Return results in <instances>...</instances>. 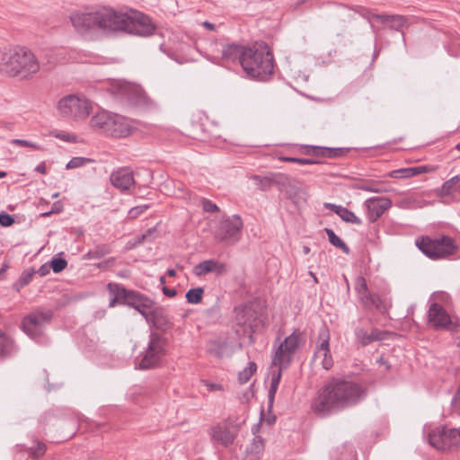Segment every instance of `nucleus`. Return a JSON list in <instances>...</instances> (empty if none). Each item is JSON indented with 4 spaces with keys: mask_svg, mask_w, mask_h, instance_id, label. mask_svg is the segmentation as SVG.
Listing matches in <instances>:
<instances>
[{
    "mask_svg": "<svg viewBox=\"0 0 460 460\" xmlns=\"http://www.w3.org/2000/svg\"><path fill=\"white\" fill-rule=\"evenodd\" d=\"M50 265H48V264H43L40 267V269L38 270V273L41 276V277H44L46 275H48L50 271Z\"/></svg>",
    "mask_w": 460,
    "mask_h": 460,
    "instance_id": "61",
    "label": "nucleus"
},
{
    "mask_svg": "<svg viewBox=\"0 0 460 460\" xmlns=\"http://www.w3.org/2000/svg\"><path fill=\"white\" fill-rule=\"evenodd\" d=\"M148 323H151L155 328L163 330L170 325V321L165 310L161 306H155L149 311L146 318Z\"/></svg>",
    "mask_w": 460,
    "mask_h": 460,
    "instance_id": "25",
    "label": "nucleus"
},
{
    "mask_svg": "<svg viewBox=\"0 0 460 460\" xmlns=\"http://www.w3.org/2000/svg\"><path fill=\"white\" fill-rule=\"evenodd\" d=\"M243 422L244 420L238 423H234L231 419H228L212 426L209 432L212 442L225 447H229L234 443L239 432L241 423Z\"/></svg>",
    "mask_w": 460,
    "mask_h": 460,
    "instance_id": "12",
    "label": "nucleus"
},
{
    "mask_svg": "<svg viewBox=\"0 0 460 460\" xmlns=\"http://www.w3.org/2000/svg\"><path fill=\"white\" fill-rule=\"evenodd\" d=\"M300 152L303 155L314 157L339 158L347 155L349 148L302 145L300 146Z\"/></svg>",
    "mask_w": 460,
    "mask_h": 460,
    "instance_id": "15",
    "label": "nucleus"
},
{
    "mask_svg": "<svg viewBox=\"0 0 460 460\" xmlns=\"http://www.w3.org/2000/svg\"><path fill=\"white\" fill-rule=\"evenodd\" d=\"M67 266V261L64 258H53L50 261V267L55 273H59Z\"/></svg>",
    "mask_w": 460,
    "mask_h": 460,
    "instance_id": "47",
    "label": "nucleus"
},
{
    "mask_svg": "<svg viewBox=\"0 0 460 460\" xmlns=\"http://www.w3.org/2000/svg\"><path fill=\"white\" fill-rule=\"evenodd\" d=\"M52 136L56 138L64 140L66 142L75 143L77 140V137L75 134L67 133L65 131H54Z\"/></svg>",
    "mask_w": 460,
    "mask_h": 460,
    "instance_id": "48",
    "label": "nucleus"
},
{
    "mask_svg": "<svg viewBox=\"0 0 460 460\" xmlns=\"http://www.w3.org/2000/svg\"><path fill=\"white\" fill-rule=\"evenodd\" d=\"M111 93L122 102L138 105L145 102V95L140 89L126 82H116L110 88Z\"/></svg>",
    "mask_w": 460,
    "mask_h": 460,
    "instance_id": "13",
    "label": "nucleus"
},
{
    "mask_svg": "<svg viewBox=\"0 0 460 460\" xmlns=\"http://www.w3.org/2000/svg\"><path fill=\"white\" fill-rule=\"evenodd\" d=\"M14 223V218L12 215L5 212L0 213V225L2 226H10Z\"/></svg>",
    "mask_w": 460,
    "mask_h": 460,
    "instance_id": "52",
    "label": "nucleus"
},
{
    "mask_svg": "<svg viewBox=\"0 0 460 460\" xmlns=\"http://www.w3.org/2000/svg\"><path fill=\"white\" fill-rule=\"evenodd\" d=\"M257 370V365L250 361L248 366L238 373V380L241 384L247 383Z\"/></svg>",
    "mask_w": 460,
    "mask_h": 460,
    "instance_id": "40",
    "label": "nucleus"
},
{
    "mask_svg": "<svg viewBox=\"0 0 460 460\" xmlns=\"http://www.w3.org/2000/svg\"><path fill=\"white\" fill-rule=\"evenodd\" d=\"M427 323L435 331L448 330L452 325V320L442 305L433 302L429 306Z\"/></svg>",
    "mask_w": 460,
    "mask_h": 460,
    "instance_id": "14",
    "label": "nucleus"
},
{
    "mask_svg": "<svg viewBox=\"0 0 460 460\" xmlns=\"http://www.w3.org/2000/svg\"><path fill=\"white\" fill-rule=\"evenodd\" d=\"M389 175L393 178H396V179H407V178H411V175H410V168H402V169H398V170H394L392 171Z\"/></svg>",
    "mask_w": 460,
    "mask_h": 460,
    "instance_id": "51",
    "label": "nucleus"
},
{
    "mask_svg": "<svg viewBox=\"0 0 460 460\" xmlns=\"http://www.w3.org/2000/svg\"><path fill=\"white\" fill-rule=\"evenodd\" d=\"M323 162L317 159L312 158H297V164H322Z\"/></svg>",
    "mask_w": 460,
    "mask_h": 460,
    "instance_id": "57",
    "label": "nucleus"
},
{
    "mask_svg": "<svg viewBox=\"0 0 460 460\" xmlns=\"http://www.w3.org/2000/svg\"><path fill=\"white\" fill-rule=\"evenodd\" d=\"M365 394L356 383L337 378L331 379L319 392L320 402H354Z\"/></svg>",
    "mask_w": 460,
    "mask_h": 460,
    "instance_id": "4",
    "label": "nucleus"
},
{
    "mask_svg": "<svg viewBox=\"0 0 460 460\" xmlns=\"http://www.w3.org/2000/svg\"><path fill=\"white\" fill-rule=\"evenodd\" d=\"M14 146L31 147L35 150H43V147L36 143L25 139L15 138L11 141Z\"/></svg>",
    "mask_w": 460,
    "mask_h": 460,
    "instance_id": "49",
    "label": "nucleus"
},
{
    "mask_svg": "<svg viewBox=\"0 0 460 460\" xmlns=\"http://www.w3.org/2000/svg\"><path fill=\"white\" fill-rule=\"evenodd\" d=\"M58 110L64 117L84 119L90 115L92 105L84 96L68 94L58 101Z\"/></svg>",
    "mask_w": 460,
    "mask_h": 460,
    "instance_id": "9",
    "label": "nucleus"
},
{
    "mask_svg": "<svg viewBox=\"0 0 460 460\" xmlns=\"http://www.w3.org/2000/svg\"><path fill=\"white\" fill-rule=\"evenodd\" d=\"M371 17L383 24H387L390 29L394 31H401L407 22V18L400 14L373 13Z\"/></svg>",
    "mask_w": 460,
    "mask_h": 460,
    "instance_id": "26",
    "label": "nucleus"
},
{
    "mask_svg": "<svg viewBox=\"0 0 460 460\" xmlns=\"http://www.w3.org/2000/svg\"><path fill=\"white\" fill-rule=\"evenodd\" d=\"M111 184L124 191L129 190L134 184L133 172L128 168H120L111 174Z\"/></svg>",
    "mask_w": 460,
    "mask_h": 460,
    "instance_id": "22",
    "label": "nucleus"
},
{
    "mask_svg": "<svg viewBox=\"0 0 460 460\" xmlns=\"http://www.w3.org/2000/svg\"><path fill=\"white\" fill-rule=\"evenodd\" d=\"M324 207L337 214L343 221L355 225H361L362 221L347 208L332 203H325Z\"/></svg>",
    "mask_w": 460,
    "mask_h": 460,
    "instance_id": "30",
    "label": "nucleus"
},
{
    "mask_svg": "<svg viewBox=\"0 0 460 460\" xmlns=\"http://www.w3.org/2000/svg\"><path fill=\"white\" fill-rule=\"evenodd\" d=\"M428 440L429 445L438 451H456L460 449V430L438 426L429 431Z\"/></svg>",
    "mask_w": 460,
    "mask_h": 460,
    "instance_id": "7",
    "label": "nucleus"
},
{
    "mask_svg": "<svg viewBox=\"0 0 460 460\" xmlns=\"http://www.w3.org/2000/svg\"><path fill=\"white\" fill-rule=\"evenodd\" d=\"M201 205L205 212L215 213L219 211L218 206L210 199L205 198L202 199Z\"/></svg>",
    "mask_w": 460,
    "mask_h": 460,
    "instance_id": "50",
    "label": "nucleus"
},
{
    "mask_svg": "<svg viewBox=\"0 0 460 460\" xmlns=\"http://www.w3.org/2000/svg\"><path fill=\"white\" fill-rule=\"evenodd\" d=\"M329 242L337 248H340L346 254L349 253V246L334 233L332 229L325 228Z\"/></svg>",
    "mask_w": 460,
    "mask_h": 460,
    "instance_id": "37",
    "label": "nucleus"
},
{
    "mask_svg": "<svg viewBox=\"0 0 460 460\" xmlns=\"http://www.w3.org/2000/svg\"><path fill=\"white\" fill-rule=\"evenodd\" d=\"M40 70L35 55L27 48L14 46L0 49V73L10 77L29 78Z\"/></svg>",
    "mask_w": 460,
    "mask_h": 460,
    "instance_id": "2",
    "label": "nucleus"
},
{
    "mask_svg": "<svg viewBox=\"0 0 460 460\" xmlns=\"http://www.w3.org/2000/svg\"><path fill=\"white\" fill-rule=\"evenodd\" d=\"M53 316V310L39 308L25 315L20 327L31 339L39 340L43 335L45 325L51 322Z\"/></svg>",
    "mask_w": 460,
    "mask_h": 460,
    "instance_id": "8",
    "label": "nucleus"
},
{
    "mask_svg": "<svg viewBox=\"0 0 460 460\" xmlns=\"http://www.w3.org/2000/svg\"><path fill=\"white\" fill-rule=\"evenodd\" d=\"M250 179L254 181L257 188L261 191H267L270 190L274 185H284L288 180L284 174L280 173H270V175L266 176L253 174L250 176Z\"/></svg>",
    "mask_w": 460,
    "mask_h": 460,
    "instance_id": "21",
    "label": "nucleus"
},
{
    "mask_svg": "<svg viewBox=\"0 0 460 460\" xmlns=\"http://www.w3.org/2000/svg\"><path fill=\"white\" fill-rule=\"evenodd\" d=\"M355 290L360 297L361 301H365L367 296L370 293L367 280L363 276H358L355 279Z\"/></svg>",
    "mask_w": 460,
    "mask_h": 460,
    "instance_id": "39",
    "label": "nucleus"
},
{
    "mask_svg": "<svg viewBox=\"0 0 460 460\" xmlns=\"http://www.w3.org/2000/svg\"><path fill=\"white\" fill-rule=\"evenodd\" d=\"M302 332L295 330L289 336L281 341L272 358V364L279 368L288 367L292 358L299 348Z\"/></svg>",
    "mask_w": 460,
    "mask_h": 460,
    "instance_id": "10",
    "label": "nucleus"
},
{
    "mask_svg": "<svg viewBox=\"0 0 460 460\" xmlns=\"http://www.w3.org/2000/svg\"><path fill=\"white\" fill-rule=\"evenodd\" d=\"M149 208V205H142L132 208L129 210V215L131 217L136 218L141 214H143L146 209Z\"/></svg>",
    "mask_w": 460,
    "mask_h": 460,
    "instance_id": "53",
    "label": "nucleus"
},
{
    "mask_svg": "<svg viewBox=\"0 0 460 460\" xmlns=\"http://www.w3.org/2000/svg\"><path fill=\"white\" fill-rule=\"evenodd\" d=\"M438 196L451 201L460 200V174L446 181L437 190Z\"/></svg>",
    "mask_w": 460,
    "mask_h": 460,
    "instance_id": "20",
    "label": "nucleus"
},
{
    "mask_svg": "<svg viewBox=\"0 0 460 460\" xmlns=\"http://www.w3.org/2000/svg\"><path fill=\"white\" fill-rule=\"evenodd\" d=\"M263 450V439L261 437L255 436L252 442L245 449L243 460H259Z\"/></svg>",
    "mask_w": 460,
    "mask_h": 460,
    "instance_id": "31",
    "label": "nucleus"
},
{
    "mask_svg": "<svg viewBox=\"0 0 460 460\" xmlns=\"http://www.w3.org/2000/svg\"><path fill=\"white\" fill-rule=\"evenodd\" d=\"M354 332L362 346H367L371 343L369 333L365 329L358 327L355 329Z\"/></svg>",
    "mask_w": 460,
    "mask_h": 460,
    "instance_id": "46",
    "label": "nucleus"
},
{
    "mask_svg": "<svg viewBox=\"0 0 460 460\" xmlns=\"http://www.w3.org/2000/svg\"><path fill=\"white\" fill-rule=\"evenodd\" d=\"M369 337L371 339V342L375 341H382L385 339V333L378 329L375 328L369 333Z\"/></svg>",
    "mask_w": 460,
    "mask_h": 460,
    "instance_id": "56",
    "label": "nucleus"
},
{
    "mask_svg": "<svg viewBox=\"0 0 460 460\" xmlns=\"http://www.w3.org/2000/svg\"><path fill=\"white\" fill-rule=\"evenodd\" d=\"M192 271L197 277H201L212 272L217 276H222L227 273L228 268L226 263L210 259L205 260L195 265Z\"/></svg>",
    "mask_w": 460,
    "mask_h": 460,
    "instance_id": "19",
    "label": "nucleus"
},
{
    "mask_svg": "<svg viewBox=\"0 0 460 460\" xmlns=\"http://www.w3.org/2000/svg\"><path fill=\"white\" fill-rule=\"evenodd\" d=\"M154 305L155 301L153 299L136 290L128 306L134 308L146 319Z\"/></svg>",
    "mask_w": 460,
    "mask_h": 460,
    "instance_id": "23",
    "label": "nucleus"
},
{
    "mask_svg": "<svg viewBox=\"0 0 460 460\" xmlns=\"http://www.w3.org/2000/svg\"><path fill=\"white\" fill-rule=\"evenodd\" d=\"M281 369L282 368L279 367L278 371L274 372L272 374L271 381H270V390L268 393L269 402H274L275 394H276V392H277V389H278V386L279 385L280 378H281Z\"/></svg>",
    "mask_w": 460,
    "mask_h": 460,
    "instance_id": "38",
    "label": "nucleus"
},
{
    "mask_svg": "<svg viewBox=\"0 0 460 460\" xmlns=\"http://www.w3.org/2000/svg\"><path fill=\"white\" fill-rule=\"evenodd\" d=\"M163 293L164 296L168 297H174L177 295V290L175 288H169L167 287H164Z\"/></svg>",
    "mask_w": 460,
    "mask_h": 460,
    "instance_id": "62",
    "label": "nucleus"
},
{
    "mask_svg": "<svg viewBox=\"0 0 460 460\" xmlns=\"http://www.w3.org/2000/svg\"><path fill=\"white\" fill-rule=\"evenodd\" d=\"M376 363H377L380 367L384 366V367H385V371H386V372H387V371H389V370H390V368H391V365L389 364V362H388V361H386V360L385 359V358H384L383 356H380V357L376 359Z\"/></svg>",
    "mask_w": 460,
    "mask_h": 460,
    "instance_id": "60",
    "label": "nucleus"
},
{
    "mask_svg": "<svg viewBox=\"0 0 460 460\" xmlns=\"http://www.w3.org/2000/svg\"><path fill=\"white\" fill-rule=\"evenodd\" d=\"M34 444L31 448V455L33 458H39L46 453L47 446L37 438L34 439Z\"/></svg>",
    "mask_w": 460,
    "mask_h": 460,
    "instance_id": "45",
    "label": "nucleus"
},
{
    "mask_svg": "<svg viewBox=\"0 0 460 460\" xmlns=\"http://www.w3.org/2000/svg\"><path fill=\"white\" fill-rule=\"evenodd\" d=\"M146 239L147 238H146V236L144 234H141L136 236L135 242L133 243V246H137V245L142 244Z\"/></svg>",
    "mask_w": 460,
    "mask_h": 460,
    "instance_id": "64",
    "label": "nucleus"
},
{
    "mask_svg": "<svg viewBox=\"0 0 460 460\" xmlns=\"http://www.w3.org/2000/svg\"><path fill=\"white\" fill-rule=\"evenodd\" d=\"M330 332L326 325H323L318 333V343L316 345V349L314 351V355L316 356L318 353H323V358L322 360V367L325 370H329L333 366V359L331 354L330 348Z\"/></svg>",
    "mask_w": 460,
    "mask_h": 460,
    "instance_id": "16",
    "label": "nucleus"
},
{
    "mask_svg": "<svg viewBox=\"0 0 460 460\" xmlns=\"http://www.w3.org/2000/svg\"><path fill=\"white\" fill-rule=\"evenodd\" d=\"M70 21L79 33L100 29L104 31H125L148 37L156 30V25L151 18L143 13L134 12L128 14L107 7L91 13H73L70 15Z\"/></svg>",
    "mask_w": 460,
    "mask_h": 460,
    "instance_id": "1",
    "label": "nucleus"
},
{
    "mask_svg": "<svg viewBox=\"0 0 460 460\" xmlns=\"http://www.w3.org/2000/svg\"><path fill=\"white\" fill-rule=\"evenodd\" d=\"M111 252V249L109 244L103 243L99 244L89 250L85 254V258L87 259H101L105 255L109 254Z\"/></svg>",
    "mask_w": 460,
    "mask_h": 460,
    "instance_id": "36",
    "label": "nucleus"
},
{
    "mask_svg": "<svg viewBox=\"0 0 460 460\" xmlns=\"http://www.w3.org/2000/svg\"><path fill=\"white\" fill-rule=\"evenodd\" d=\"M392 201L388 198L374 197L365 201L367 217L372 223L376 222L389 208Z\"/></svg>",
    "mask_w": 460,
    "mask_h": 460,
    "instance_id": "18",
    "label": "nucleus"
},
{
    "mask_svg": "<svg viewBox=\"0 0 460 460\" xmlns=\"http://www.w3.org/2000/svg\"><path fill=\"white\" fill-rule=\"evenodd\" d=\"M90 126L96 132L115 138L127 137L132 132L126 118L107 111L95 113L90 119Z\"/></svg>",
    "mask_w": 460,
    "mask_h": 460,
    "instance_id": "5",
    "label": "nucleus"
},
{
    "mask_svg": "<svg viewBox=\"0 0 460 460\" xmlns=\"http://www.w3.org/2000/svg\"><path fill=\"white\" fill-rule=\"evenodd\" d=\"M228 345L227 339L210 340L207 344V350L209 354L222 358Z\"/></svg>",
    "mask_w": 460,
    "mask_h": 460,
    "instance_id": "33",
    "label": "nucleus"
},
{
    "mask_svg": "<svg viewBox=\"0 0 460 460\" xmlns=\"http://www.w3.org/2000/svg\"><path fill=\"white\" fill-rule=\"evenodd\" d=\"M243 223L239 215H234L222 219L215 232V238L218 242L235 243L238 242Z\"/></svg>",
    "mask_w": 460,
    "mask_h": 460,
    "instance_id": "11",
    "label": "nucleus"
},
{
    "mask_svg": "<svg viewBox=\"0 0 460 460\" xmlns=\"http://www.w3.org/2000/svg\"><path fill=\"white\" fill-rule=\"evenodd\" d=\"M241 66L250 77L267 80L274 72V57L270 46L261 41L248 47Z\"/></svg>",
    "mask_w": 460,
    "mask_h": 460,
    "instance_id": "3",
    "label": "nucleus"
},
{
    "mask_svg": "<svg viewBox=\"0 0 460 460\" xmlns=\"http://www.w3.org/2000/svg\"><path fill=\"white\" fill-rule=\"evenodd\" d=\"M409 168H410L411 177L419 175V174L426 172V169L424 166H415V167H409Z\"/></svg>",
    "mask_w": 460,
    "mask_h": 460,
    "instance_id": "58",
    "label": "nucleus"
},
{
    "mask_svg": "<svg viewBox=\"0 0 460 460\" xmlns=\"http://www.w3.org/2000/svg\"><path fill=\"white\" fill-rule=\"evenodd\" d=\"M416 246L429 259H447L458 250L456 241L447 235L438 237L422 236L416 240Z\"/></svg>",
    "mask_w": 460,
    "mask_h": 460,
    "instance_id": "6",
    "label": "nucleus"
},
{
    "mask_svg": "<svg viewBox=\"0 0 460 460\" xmlns=\"http://www.w3.org/2000/svg\"><path fill=\"white\" fill-rule=\"evenodd\" d=\"M204 294V288L201 287L190 288L186 293V300L190 304H199L202 300V296Z\"/></svg>",
    "mask_w": 460,
    "mask_h": 460,
    "instance_id": "42",
    "label": "nucleus"
},
{
    "mask_svg": "<svg viewBox=\"0 0 460 460\" xmlns=\"http://www.w3.org/2000/svg\"><path fill=\"white\" fill-rule=\"evenodd\" d=\"M35 171L40 172V174H43V175L47 174V167H46L45 162L40 163L36 166Z\"/></svg>",
    "mask_w": 460,
    "mask_h": 460,
    "instance_id": "63",
    "label": "nucleus"
},
{
    "mask_svg": "<svg viewBox=\"0 0 460 460\" xmlns=\"http://www.w3.org/2000/svg\"><path fill=\"white\" fill-rule=\"evenodd\" d=\"M360 190L370 192H381L382 189L378 188L375 183H362L359 187Z\"/></svg>",
    "mask_w": 460,
    "mask_h": 460,
    "instance_id": "55",
    "label": "nucleus"
},
{
    "mask_svg": "<svg viewBox=\"0 0 460 460\" xmlns=\"http://www.w3.org/2000/svg\"><path fill=\"white\" fill-rule=\"evenodd\" d=\"M273 404H267V410L261 408L260 412L261 421L266 422L268 425H271L276 421V416L271 414V409Z\"/></svg>",
    "mask_w": 460,
    "mask_h": 460,
    "instance_id": "44",
    "label": "nucleus"
},
{
    "mask_svg": "<svg viewBox=\"0 0 460 460\" xmlns=\"http://www.w3.org/2000/svg\"><path fill=\"white\" fill-rule=\"evenodd\" d=\"M201 384L206 387L207 391L208 392L221 391L223 389L221 385L210 383L208 380H202Z\"/></svg>",
    "mask_w": 460,
    "mask_h": 460,
    "instance_id": "54",
    "label": "nucleus"
},
{
    "mask_svg": "<svg viewBox=\"0 0 460 460\" xmlns=\"http://www.w3.org/2000/svg\"><path fill=\"white\" fill-rule=\"evenodd\" d=\"M107 289L111 296L119 297L120 305H128L130 299L134 296L136 290L127 289L121 284L111 282L107 285Z\"/></svg>",
    "mask_w": 460,
    "mask_h": 460,
    "instance_id": "28",
    "label": "nucleus"
},
{
    "mask_svg": "<svg viewBox=\"0 0 460 460\" xmlns=\"http://www.w3.org/2000/svg\"><path fill=\"white\" fill-rule=\"evenodd\" d=\"M93 160L91 159V158L76 156V157H73L66 164V168L67 170H69V169H75V168L83 167V166L86 165L87 164H90V163H93Z\"/></svg>",
    "mask_w": 460,
    "mask_h": 460,
    "instance_id": "43",
    "label": "nucleus"
},
{
    "mask_svg": "<svg viewBox=\"0 0 460 460\" xmlns=\"http://www.w3.org/2000/svg\"><path fill=\"white\" fill-rule=\"evenodd\" d=\"M344 404H313L314 412L319 417H326L343 408Z\"/></svg>",
    "mask_w": 460,
    "mask_h": 460,
    "instance_id": "35",
    "label": "nucleus"
},
{
    "mask_svg": "<svg viewBox=\"0 0 460 460\" xmlns=\"http://www.w3.org/2000/svg\"><path fill=\"white\" fill-rule=\"evenodd\" d=\"M361 302L365 304L366 306H374L376 310H378L381 313H385L387 310L386 305L377 293L370 292L365 298V301Z\"/></svg>",
    "mask_w": 460,
    "mask_h": 460,
    "instance_id": "34",
    "label": "nucleus"
},
{
    "mask_svg": "<svg viewBox=\"0 0 460 460\" xmlns=\"http://www.w3.org/2000/svg\"><path fill=\"white\" fill-rule=\"evenodd\" d=\"M34 273H35V271L32 269L24 270L21 274L18 280L13 284V288L16 291H20L21 288L26 287L31 281Z\"/></svg>",
    "mask_w": 460,
    "mask_h": 460,
    "instance_id": "41",
    "label": "nucleus"
},
{
    "mask_svg": "<svg viewBox=\"0 0 460 460\" xmlns=\"http://www.w3.org/2000/svg\"><path fill=\"white\" fill-rule=\"evenodd\" d=\"M61 211V208L58 207L57 204H54L51 210L41 213L42 217H50L53 214H58Z\"/></svg>",
    "mask_w": 460,
    "mask_h": 460,
    "instance_id": "59",
    "label": "nucleus"
},
{
    "mask_svg": "<svg viewBox=\"0 0 460 460\" xmlns=\"http://www.w3.org/2000/svg\"><path fill=\"white\" fill-rule=\"evenodd\" d=\"M17 352V346L12 337L0 330V361L13 357Z\"/></svg>",
    "mask_w": 460,
    "mask_h": 460,
    "instance_id": "27",
    "label": "nucleus"
},
{
    "mask_svg": "<svg viewBox=\"0 0 460 460\" xmlns=\"http://www.w3.org/2000/svg\"><path fill=\"white\" fill-rule=\"evenodd\" d=\"M247 46L228 43L223 46L222 49V59L226 62H238L241 65L243 58L245 56Z\"/></svg>",
    "mask_w": 460,
    "mask_h": 460,
    "instance_id": "24",
    "label": "nucleus"
},
{
    "mask_svg": "<svg viewBox=\"0 0 460 460\" xmlns=\"http://www.w3.org/2000/svg\"><path fill=\"white\" fill-rule=\"evenodd\" d=\"M234 312L235 323L243 328L252 330L254 323L257 319V313L250 303L242 304L234 306Z\"/></svg>",
    "mask_w": 460,
    "mask_h": 460,
    "instance_id": "17",
    "label": "nucleus"
},
{
    "mask_svg": "<svg viewBox=\"0 0 460 460\" xmlns=\"http://www.w3.org/2000/svg\"><path fill=\"white\" fill-rule=\"evenodd\" d=\"M163 358L157 356L156 354L146 349L143 354L141 359L137 363V368L141 370H146L150 368L155 367Z\"/></svg>",
    "mask_w": 460,
    "mask_h": 460,
    "instance_id": "32",
    "label": "nucleus"
},
{
    "mask_svg": "<svg viewBox=\"0 0 460 460\" xmlns=\"http://www.w3.org/2000/svg\"><path fill=\"white\" fill-rule=\"evenodd\" d=\"M167 340L157 332H151L146 349L163 358L165 355Z\"/></svg>",
    "mask_w": 460,
    "mask_h": 460,
    "instance_id": "29",
    "label": "nucleus"
}]
</instances>
